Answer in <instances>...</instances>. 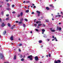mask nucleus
<instances>
[{
  "instance_id": "nucleus-6",
  "label": "nucleus",
  "mask_w": 63,
  "mask_h": 63,
  "mask_svg": "<svg viewBox=\"0 0 63 63\" xmlns=\"http://www.w3.org/2000/svg\"><path fill=\"white\" fill-rule=\"evenodd\" d=\"M4 26H5V24H4V23H2V25L1 26V27H4Z\"/></svg>"
},
{
  "instance_id": "nucleus-38",
  "label": "nucleus",
  "mask_w": 63,
  "mask_h": 63,
  "mask_svg": "<svg viewBox=\"0 0 63 63\" xmlns=\"http://www.w3.org/2000/svg\"><path fill=\"white\" fill-rule=\"evenodd\" d=\"M22 45V44H20L19 45V46H21Z\"/></svg>"
},
{
  "instance_id": "nucleus-21",
  "label": "nucleus",
  "mask_w": 63,
  "mask_h": 63,
  "mask_svg": "<svg viewBox=\"0 0 63 63\" xmlns=\"http://www.w3.org/2000/svg\"><path fill=\"white\" fill-rule=\"evenodd\" d=\"M59 27H57V30H59Z\"/></svg>"
},
{
  "instance_id": "nucleus-17",
  "label": "nucleus",
  "mask_w": 63,
  "mask_h": 63,
  "mask_svg": "<svg viewBox=\"0 0 63 63\" xmlns=\"http://www.w3.org/2000/svg\"><path fill=\"white\" fill-rule=\"evenodd\" d=\"M8 26L9 27H11V25H10V23H8Z\"/></svg>"
},
{
  "instance_id": "nucleus-43",
  "label": "nucleus",
  "mask_w": 63,
  "mask_h": 63,
  "mask_svg": "<svg viewBox=\"0 0 63 63\" xmlns=\"http://www.w3.org/2000/svg\"><path fill=\"white\" fill-rule=\"evenodd\" d=\"M16 23H18V21H16Z\"/></svg>"
},
{
  "instance_id": "nucleus-8",
  "label": "nucleus",
  "mask_w": 63,
  "mask_h": 63,
  "mask_svg": "<svg viewBox=\"0 0 63 63\" xmlns=\"http://www.w3.org/2000/svg\"><path fill=\"white\" fill-rule=\"evenodd\" d=\"M20 16H23V12H22L21 13H20Z\"/></svg>"
},
{
  "instance_id": "nucleus-53",
  "label": "nucleus",
  "mask_w": 63,
  "mask_h": 63,
  "mask_svg": "<svg viewBox=\"0 0 63 63\" xmlns=\"http://www.w3.org/2000/svg\"><path fill=\"white\" fill-rule=\"evenodd\" d=\"M61 13L62 14V15H63V12H61Z\"/></svg>"
},
{
  "instance_id": "nucleus-56",
  "label": "nucleus",
  "mask_w": 63,
  "mask_h": 63,
  "mask_svg": "<svg viewBox=\"0 0 63 63\" xmlns=\"http://www.w3.org/2000/svg\"><path fill=\"white\" fill-rule=\"evenodd\" d=\"M33 8H36V6H33Z\"/></svg>"
},
{
  "instance_id": "nucleus-1",
  "label": "nucleus",
  "mask_w": 63,
  "mask_h": 63,
  "mask_svg": "<svg viewBox=\"0 0 63 63\" xmlns=\"http://www.w3.org/2000/svg\"><path fill=\"white\" fill-rule=\"evenodd\" d=\"M32 57H33V56L32 55H31L28 56V58H30V60H32V59H33L32 58Z\"/></svg>"
},
{
  "instance_id": "nucleus-28",
  "label": "nucleus",
  "mask_w": 63,
  "mask_h": 63,
  "mask_svg": "<svg viewBox=\"0 0 63 63\" xmlns=\"http://www.w3.org/2000/svg\"><path fill=\"white\" fill-rule=\"evenodd\" d=\"M23 27H26V26H25V24H23Z\"/></svg>"
},
{
  "instance_id": "nucleus-50",
  "label": "nucleus",
  "mask_w": 63,
  "mask_h": 63,
  "mask_svg": "<svg viewBox=\"0 0 63 63\" xmlns=\"http://www.w3.org/2000/svg\"><path fill=\"white\" fill-rule=\"evenodd\" d=\"M52 38H54V36H52Z\"/></svg>"
},
{
  "instance_id": "nucleus-49",
  "label": "nucleus",
  "mask_w": 63,
  "mask_h": 63,
  "mask_svg": "<svg viewBox=\"0 0 63 63\" xmlns=\"http://www.w3.org/2000/svg\"><path fill=\"white\" fill-rule=\"evenodd\" d=\"M58 16L59 17H61V15H59Z\"/></svg>"
},
{
  "instance_id": "nucleus-42",
  "label": "nucleus",
  "mask_w": 63,
  "mask_h": 63,
  "mask_svg": "<svg viewBox=\"0 0 63 63\" xmlns=\"http://www.w3.org/2000/svg\"><path fill=\"white\" fill-rule=\"evenodd\" d=\"M3 14H4V12H2L1 14H2V15H3Z\"/></svg>"
},
{
  "instance_id": "nucleus-35",
  "label": "nucleus",
  "mask_w": 63,
  "mask_h": 63,
  "mask_svg": "<svg viewBox=\"0 0 63 63\" xmlns=\"http://www.w3.org/2000/svg\"><path fill=\"white\" fill-rule=\"evenodd\" d=\"M7 10H10V8H6Z\"/></svg>"
},
{
  "instance_id": "nucleus-3",
  "label": "nucleus",
  "mask_w": 63,
  "mask_h": 63,
  "mask_svg": "<svg viewBox=\"0 0 63 63\" xmlns=\"http://www.w3.org/2000/svg\"><path fill=\"white\" fill-rule=\"evenodd\" d=\"M35 59L36 61H38V60L39 58H38V56H36L35 57Z\"/></svg>"
},
{
  "instance_id": "nucleus-57",
  "label": "nucleus",
  "mask_w": 63,
  "mask_h": 63,
  "mask_svg": "<svg viewBox=\"0 0 63 63\" xmlns=\"http://www.w3.org/2000/svg\"><path fill=\"white\" fill-rule=\"evenodd\" d=\"M30 33H32V31H31Z\"/></svg>"
},
{
  "instance_id": "nucleus-15",
  "label": "nucleus",
  "mask_w": 63,
  "mask_h": 63,
  "mask_svg": "<svg viewBox=\"0 0 63 63\" xmlns=\"http://www.w3.org/2000/svg\"><path fill=\"white\" fill-rule=\"evenodd\" d=\"M7 6H8V7H10V4H9V3H7Z\"/></svg>"
},
{
  "instance_id": "nucleus-61",
  "label": "nucleus",
  "mask_w": 63,
  "mask_h": 63,
  "mask_svg": "<svg viewBox=\"0 0 63 63\" xmlns=\"http://www.w3.org/2000/svg\"><path fill=\"white\" fill-rule=\"evenodd\" d=\"M25 3V1H24L23 2V3Z\"/></svg>"
},
{
  "instance_id": "nucleus-20",
  "label": "nucleus",
  "mask_w": 63,
  "mask_h": 63,
  "mask_svg": "<svg viewBox=\"0 0 63 63\" xmlns=\"http://www.w3.org/2000/svg\"><path fill=\"white\" fill-rule=\"evenodd\" d=\"M24 60L23 58H22L21 60V61H24Z\"/></svg>"
},
{
  "instance_id": "nucleus-14",
  "label": "nucleus",
  "mask_w": 63,
  "mask_h": 63,
  "mask_svg": "<svg viewBox=\"0 0 63 63\" xmlns=\"http://www.w3.org/2000/svg\"><path fill=\"white\" fill-rule=\"evenodd\" d=\"M16 55L14 56V60H15V59H16Z\"/></svg>"
},
{
  "instance_id": "nucleus-34",
  "label": "nucleus",
  "mask_w": 63,
  "mask_h": 63,
  "mask_svg": "<svg viewBox=\"0 0 63 63\" xmlns=\"http://www.w3.org/2000/svg\"><path fill=\"white\" fill-rule=\"evenodd\" d=\"M39 21H37L36 22V23L37 24H38V23H39Z\"/></svg>"
},
{
  "instance_id": "nucleus-12",
  "label": "nucleus",
  "mask_w": 63,
  "mask_h": 63,
  "mask_svg": "<svg viewBox=\"0 0 63 63\" xmlns=\"http://www.w3.org/2000/svg\"><path fill=\"white\" fill-rule=\"evenodd\" d=\"M38 42L39 43H42V40H39Z\"/></svg>"
},
{
  "instance_id": "nucleus-63",
  "label": "nucleus",
  "mask_w": 63,
  "mask_h": 63,
  "mask_svg": "<svg viewBox=\"0 0 63 63\" xmlns=\"http://www.w3.org/2000/svg\"><path fill=\"white\" fill-rule=\"evenodd\" d=\"M54 39H52V41H54Z\"/></svg>"
},
{
  "instance_id": "nucleus-59",
  "label": "nucleus",
  "mask_w": 63,
  "mask_h": 63,
  "mask_svg": "<svg viewBox=\"0 0 63 63\" xmlns=\"http://www.w3.org/2000/svg\"><path fill=\"white\" fill-rule=\"evenodd\" d=\"M54 39L55 40H56V37H55L54 38Z\"/></svg>"
},
{
  "instance_id": "nucleus-29",
  "label": "nucleus",
  "mask_w": 63,
  "mask_h": 63,
  "mask_svg": "<svg viewBox=\"0 0 63 63\" xmlns=\"http://www.w3.org/2000/svg\"><path fill=\"white\" fill-rule=\"evenodd\" d=\"M17 17H20V15L19 14H18L17 15Z\"/></svg>"
},
{
  "instance_id": "nucleus-30",
  "label": "nucleus",
  "mask_w": 63,
  "mask_h": 63,
  "mask_svg": "<svg viewBox=\"0 0 63 63\" xmlns=\"http://www.w3.org/2000/svg\"><path fill=\"white\" fill-rule=\"evenodd\" d=\"M59 29L60 31V30H61V29H62L61 28H60V27H59Z\"/></svg>"
},
{
  "instance_id": "nucleus-5",
  "label": "nucleus",
  "mask_w": 63,
  "mask_h": 63,
  "mask_svg": "<svg viewBox=\"0 0 63 63\" xmlns=\"http://www.w3.org/2000/svg\"><path fill=\"white\" fill-rule=\"evenodd\" d=\"M52 28H51L50 29V30H51L52 32H55V31L53 30H52Z\"/></svg>"
},
{
  "instance_id": "nucleus-31",
  "label": "nucleus",
  "mask_w": 63,
  "mask_h": 63,
  "mask_svg": "<svg viewBox=\"0 0 63 63\" xmlns=\"http://www.w3.org/2000/svg\"><path fill=\"white\" fill-rule=\"evenodd\" d=\"M41 25H42V24H38V26H41Z\"/></svg>"
},
{
  "instance_id": "nucleus-22",
  "label": "nucleus",
  "mask_w": 63,
  "mask_h": 63,
  "mask_svg": "<svg viewBox=\"0 0 63 63\" xmlns=\"http://www.w3.org/2000/svg\"><path fill=\"white\" fill-rule=\"evenodd\" d=\"M35 30L37 32H38L39 31V30L38 29H35Z\"/></svg>"
},
{
  "instance_id": "nucleus-27",
  "label": "nucleus",
  "mask_w": 63,
  "mask_h": 63,
  "mask_svg": "<svg viewBox=\"0 0 63 63\" xmlns=\"http://www.w3.org/2000/svg\"><path fill=\"white\" fill-rule=\"evenodd\" d=\"M34 26H35V27H36L37 26V24H34Z\"/></svg>"
},
{
  "instance_id": "nucleus-47",
  "label": "nucleus",
  "mask_w": 63,
  "mask_h": 63,
  "mask_svg": "<svg viewBox=\"0 0 63 63\" xmlns=\"http://www.w3.org/2000/svg\"><path fill=\"white\" fill-rule=\"evenodd\" d=\"M6 16H9V15H8V14H7L6 15Z\"/></svg>"
},
{
  "instance_id": "nucleus-11",
  "label": "nucleus",
  "mask_w": 63,
  "mask_h": 63,
  "mask_svg": "<svg viewBox=\"0 0 63 63\" xmlns=\"http://www.w3.org/2000/svg\"><path fill=\"white\" fill-rule=\"evenodd\" d=\"M29 10H27L26 11V13H29Z\"/></svg>"
},
{
  "instance_id": "nucleus-25",
  "label": "nucleus",
  "mask_w": 63,
  "mask_h": 63,
  "mask_svg": "<svg viewBox=\"0 0 63 63\" xmlns=\"http://www.w3.org/2000/svg\"><path fill=\"white\" fill-rule=\"evenodd\" d=\"M24 20L26 21H28V20L27 19H25Z\"/></svg>"
},
{
  "instance_id": "nucleus-33",
  "label": "nucleus",
  "mask_w": 63,
  "mask_h": 63,
  "mask_svg": "<svg viewBox=\"0 0 63 63\" xmlns=\"http://www.w3.org/2000/svg\"><path fill=\"white\" fill-rule=\"evenodd\" d=\"M3 3V2L0 1V4L1 3L2 4Z\"/></svg>"
},
{
  "instance_id": "nucleus-10",
  "label": "nucleus",
  "mask_w": 63,
  "mask_h": 63,
  "mask_svg": "<svg viewBox=\"0 0 63 63\" xmlns=\"http://www.w3.org/2000/svg\"><path fill=\"white\" fill-rule=\"evenodd\" d=\"M57 61L58 62V63H61V61H60V60H57Z\"/></svg>"
},
{
  "instance_id": "nucleus-46",
  "label": "nucleus",
  "mask_w": 63,
  "mask_h": 63,
  "mask_svg": "<svg viewBox=\"0 0 63 63\" xmlns=\"http://www.w3.org/2000/svg\"><path fill=\"white\" fill-rule=\"evenodd\" d=\"M49 57H50V53L49 54Z\"/></svg>"
},
{
  "instance_id": "nucleus-48",
  "label": "nucleus",
  "mask_w": 63,
  "mask_h": 63,
  "mask_svg": "<svg viewBox=\"0 0 63 63\" xmlns=\"http://www.w3.org/2000/svg\"><path fill=\"white\" fill-rule=\"evenodd\" d=\"M32 14H34V12H32Z\"/></svg>"
},
{
  "instance_id": "nucleus-18",
  "label": "nucleus",
  "mask_w": 63,
  "mask_h": 63,
  "mask_svg": "<svg viewBox=\"0 0 63 63\" xmlns=\"http://www.w3.org/2000/svg\"><path fill=\"white\" fill-rule=\"evenodd\" d=\"M42 31L43 32H44L45 31V30L44 29H43L42 30Z\"/></svg>"
},
{
  "instance_id": "nucleus-55",
  "label": "nucleus",
  "mask_w": 63,
  "mask_h": 63,
  "mask_svg": "<svg viewBox=\"0 0 63 63\" xmlns=\"http://www.w3.org/2000/svg\"><path fill=\"white\" fill-rule=\"evenodd\" d=\"M49 6H50V7H52V5H50Z\"/></svg>"
},
{
  "instance_id": "nucleus-19",
  "label": "nucleus",
  "mask_w": 63,
  "mask_h": 63,
  "mask_svg": "<svg viewBox=\"0 0 63 63\" xmlns=\"http://www.w3.org/2000/svg\"><path fill=\"white\" fill-rule=\"evenodd\" d=\"M43 37L45 38H47V36H46V35L45 34L44 35Z\"/></svg>"
},
{
  "instance_id": "nucleus-7",
  "label": "nucleus",
  "mask_w": 63,
  "mask_h": 63,
  "mask_svg": "<svg viewBox=\"0 0 63 63\" xmlns=\"http://www.w3.org/2000/svg\"><path fill=\"white\" fill-rule=\"evenodd\" d=\"M6 31H5L4 32H3V34L4 35H5V34H6Z\"/></svg>"
},
{
  "instance_id": "nucleus-51",
  "label": "nucleus",
  "mask_w": 63,
  "mask_h": 63,
  "mask_svg": "<svg viewBox=\"0 0 63 63\" xmlns=\"http://www.w3.org/2000/svg\"><path fill=\"white\" fill-rule=\"evenodd\" d=\"M37 16H40V14H38Z\"/></svg>"
},
{
  "instance_id": "nucleus-40",
  "label": "nucleus",
  "mask_w": 63,
  "mask_h": 63,
  "mask_svg": "<svg viewBox=\"0 0 63 63\" xmlns=\"http://www.w3.org/2000/svg\"><path fill=\"white\" fill-rule=\"evenodd\" d=\"M11 29H14V27H11Z\"/></svg>"
},
{
  "instance_id": "nucleus-60",
  "label": "nucleus",
  "mask_w": 63,
  "mask_h": 63,
  "mask_svg": "<svg viewBox=\"0 0 63 63\" xmlns=\"http://www.w3.org/2000/svg\"><path fill=\"white\" fill-rule=\"evenodd\" d=\"M47 40L48 41H49V39H47Z\"/></svg>"
},
{
  "instance_id": "nucleus-32",
  "label": "nucleus",
  "mask_w": 63,
  "mask_h": 63,
  "mask_svg": "<svg viewBox=\"0 0 63 63\" xmlns=\"http://www.w3.org/2000/svg\"><path fill=\"white\" fill-rule=\"evenodd\" d=\"M22 21H21L20 22H19V24H21V23H22Z\"/></svg>"
},
{
  "instance_id": "nucleus-54",
  "label": "nucleus",
  "mask_w": 63,
  "mask_h": 63,
  "mask_svg": "<svg viewBox=\"0 0 63 63\" xmlns=\"http://www.w3.org/2000/svg\"><path fill=\"white\" fill-rule=\"evenodd\" d=\"M39 21V23H41V21Z\"/></svg>"
},
{
  "instance_id": "nucleus-62",
  "label": "nucleus",
  "mask_w": 63,
  "mask_h": 63,
  "mask_svg": "<svg viewBox=\"0 0 63 63\" xmlns=\"http://www.w3.org/2000/svg\"><path fill=\"white\" fill-rule=\"evenodd\" d=\"M32 6H35V4H32Z\"/></svg>"
},
{
  "instance_id": "nucleus-45",
  "label": "nucleus",
  "mask_w": 63,
  "mask_h": 63,
  "mask_svg": "<svg viewBox=\"0 0 63 63\" xmlns=\"http://www.w3.org/2000/svg\"><path fill=\"white\" fill-rule=\"evenodd\" d=\"M0 22H2V20H1V19L0 18Z\"/></svg>"
},
{
  "instance_id": "nucleus-2",
  "label": "nucleus",
  "mask_w": 63,
  "mask_h": 63,
  "mask_svg": "<svg viewBox=\"0 0 63 63\" xmlns=\"http://www.w3.org/2000/svg\"><path fill=\"white\" fill-rule=\"evenodd\" d=\"M10 40L11 41H13L14 40V36L13 35H12L10 38Z\"/></svg>"
},
{
  "instance_id": "nucleus-16",
  "label": "nucleus",
  "mask_w": 63,
  "mask_h": 63,
  "mask_svg": "<svg viewBox=\"0 0 63 63\" xmlns=\"http://www.w3.org/2000/svg\"><path fill=\"white\" fill-rule=\"evenodd\" d=\"M9 19V17H8L6 18V20H8Z\"/></svg>"
},
{
  "instance_id": "nucleus-37",
  "label": "nucleus",
  "mask_w": 63,
  "mask_h": 63,
  "mask_svg": "<svg viewBox=\"0 0 63 63\" xmlns=\"http://www.w3.org/2000/svg\"><path fill=\"white\" fill-rule=\"evenodd\" d=\"M19 52L21 51V50H20V49L19 48Z\"/></svg>"
},
{
  "instance_id": "nucleus-41",
  "label": "nucleus",
  "mask_w": 63,
  "mask_h": 63,
  "mask_svg": "<svg viewBox=\"0 0 63 63\" xmlns=\"http://www.w3.org/2000/svg\"><path fill=\"white\" fill-rule=\"evenodd\" d=\"M13 14H15L16 13V12L15 11H14L12 12Z\"/></svg>"
},
{
  "instance_id": "nucleus-58",
  "label": "nucleus",
  "mask_w": 63,
  "mask_h": 63,
  "mask_svg": "<svg viewBox=\"0 0 63 63\" xmlns=\"http://www.w3.org/2000/svg\"><path fill=\"white\" fill-rule=\"evenodd\" d=\"M51 15L53 16V14H51Z\"/></svg>"
},
{
  "instance_id": "nucleus-13",
  "label": "nucleus",
  "mask_w": 63,
  "mask_h": 63,
  "mask_svg": "<svg viewBox=\"0 0 63 63\" xmlns=\"http://www.w3.org/2000/svg\"><path fill=\"white\" fill-rule=\"evenodd\" d=\"M36 13H37L38 14H40V13H40V12H39V11H37Z\"/></svg>"
},
{
  "instance_id": "nucleus-52",
  "label": "nucleus",
  "mask_w": 63,
  "mask_h": 63,
  "mask_svg": "<svg viewBox=\"0 0 63 63\" xmlns=\"http://www.w3.org/2000/svg\"><path fill=\"white\" fill-rule=\"evenodd\" d=\"M6 1L7 2H8V1H9V0H6Z\"/></svg>"
},
{
  "instance_id": "nucleus-24",
  "label": "nucleus",
  "mask_w": 63,
  "mask_h": 63,
  "mask_svg": "<svg viewBox=\"0 0 63 63\" xmlns=\"http://www.w3.org/2000/svg\"><path fill=\"white\" fill-rule=\"evenodd\" d=\"M30 2V1H26V3H29Z\"/></svg>"
},
{
  "instance_id": "nucleus-4",
  "label": "nucleus",
  "mask_w": 63,
  "mask_h": 63,
  "mask_svg": "<svg viewBox=\"0 0 63 63\" xmlns=\"http://www.w3.org/2000/svg\"><path fill=\"white\" fill-rule=\"evenodd\" d=\"M0 56H1V59H2V58H3V57H4V56L2 54H1Z\"/></svg>"
},
{
  "instance_id": "nucleus-44",
  "label": "nucleus",
  "mask_w": 63,
  "mask_h": 63,
  "mask_svg": "<svg viewBox=\"0 0 63 63\" xmlns=\"http://www.w3.org/2000/svg\"><path fill=\"white\" fill-rule=\"evenodd\" d=\"M55 63H58V62L55 61Z\"/></svg>"
},
{
  "instance_id": "nucleus-36",
  "label": "nucleus",
  "mask_w": 63,
  "mask_h": 63,
  "mask_svg": "<svg viewBox=\"0 0 63 63\" xmlns=\"http://www.w3.org/2000/svg\"><path fill=\"white\" fill-rule=\"evenodd\" d=\"M20 57H21V58H22V56L21 55H20Z\"/></svg>"
},
{
  "instance_id": "nucleus-9",
  "label": "nucleus",
  "mask_w": 63,
  "mask_h": 63,
  "mask_svg": "<svg viewBox=\"0 0 63 63\" xmlns=\"http://www.w3.org/2000/svg\"><path fill=\"white\" fill-rule=\"evenodd\" d=\"M46 9L47 10H49V8H48V7H46Z\"/></svg>"
},
{
  "instance_id": "nucleus-26",
  "label": "nucleus",
  "mask_w": 63,
  "mask_h": 63,
  "mask_svg": "<svg viewBox=\"0 0 63 63\" xmlns=\"http://www.w3.org/2000/svg\"><path fill=\"white\" fill-rule=\"evenodd\" d=\"M23 19L22 18L21 19H20V21H23Z\"/></svg>"
},
{
  "instance_id": "nucleus-64",
  "label": "nucleus",
  "mask_w": 63,
  "mask_h": 63,
  "mask_svg": "<svg viewBox=\"0 0 63 63\" xmlns=\"http://www.w3.org/2000/svg\"><path fill=\"white\" fill-rule=\"evenodd\" d=\"M59 24H61V23H59Z\"/></svg>"
},
{
  "instance_id": "nucleus-39",
  "label": "nucleus",
  "mask_w": 63,
  "mask_h": 63,
  "mask_svg": "<svg viewBox=\"0 0 63 63\" xmlns=\"http://www.w3.org/2000/svg\"><path fill=\"white\" fill-rule=\"evenodd\" d=\"M12 7L13 8L15 7V5H12Z\"/></svg>"
},
{
  "instance_id": "nucleus-23",
  "label": "nucleus",
  "mask_w": 63,
  "mask_h": 63,
  "mask_svg": "<svg viewBox=\"0 0 63 63\" xmlns=\"http://www.w3.org/2000/svg\"><path fill=\"white\" fill-rule=\"evenodd\" d=\"M46 21L47 22H48L49 21L48 20H46Z\"/></svg>"
}]
</instances>
